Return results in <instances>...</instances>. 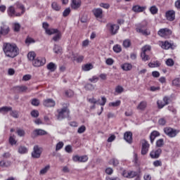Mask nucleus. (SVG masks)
Here are the masks:
<instances>
[{
	"mask_svg": "<svg viewBox=\"0 0 180 180\" xmlns=\"http://www.w3.org/2000/svg\"><path fill=\"white\" fill-rule=\"evenodd\" d=\"M3 51L6 57L9 58H15L19 55V48L16 44L4 43Z\"/></svg>",
	"mask_w": 180,
	"mask_h": 180,
	"instance_id": "f257e3e1",
	"label": "nucleus"
},
{
	"mask_svg": "<svg viewBox=\"0 0 180 180\" xmlns=\"http://www.w3.org/2000/svg\"><path fill=\"white\" fill-rule=\"evenodd\" d=\"M136 32L141 33L143 36H150L151 34V32L147 29V22L146 21L137 24Z\"/></svg>",
	"mask_w": 180,
	"mask_h": 180,
	"instance_id": "f03ea898",
	"label": "nucleus"
},
{
	"mask_svg": "<svg viewBox=\"0 0 180 180\" xmlns=\"http://www.w3.org/2000/svg\"><path fill=\"white\" fill-rule=\"evenodd\" d=\"M106 29L111 36H115L119 32L120 27L117 24L108 22L106 24Z\"/></svg>",
	"mask_w": 180,
	"mask_h": 180,
	"instance_id": "7ed1b4c3",
	"label": "nucleus"
},
{
	"mask_svg": "<svg viewBox=\"0 0 180 180\" xmlns=\"http://www.w3.org/2000/svg\"><path fill=\"white\" fill-rule=\"evenodd\" d=\"M163 131L167 137L170 139H174V137H176L178 134L179 133V129H175L171 127H165Z\"/></svg>",
	"mask_w": 180,
	"mask_h": 180,
	"instance_id": "20e7f679",
	"label": "nucleus"
},
{
	"mask_svg": "<svg viewBox=\"0 0 180 180\" xmlns=\"http://www.w3.org/2000/svg\"><path fill=\"white\" fill-rule=\"evenodd\" d=\"M151 51V46L145 45L141 49V57L143 61H148L150 60V56L148 55Z\"/></svg>",
	"mask_w": 180,
	"mask_h": 180,
	"instance_id": "39448f33",
	"label": "nucleus"
},
{
	"mask_svg": "<svg viewBox=\"0 0 180 180\" xmlns=\"http://www.w3.org/2000/svg\"><path fill=\"white\" fill-rule=\"evenodd\" d=\"M57 112L58 113L57 117L58 120H63V119H65L70 116V110L67 107L58 109Z\"/></svg>",
	"mask_w": 180,
	"mask_h": 180,
	"instance_id": "423d86ee",
	"label": "nucleus"
},
{
	"mask_svg": "<svg viewBox=\"0 0 180 180\" xmlns=\"http://www.w3.org/2000/svg\"><path fill=\"white\" fill-rule=\"evenodd\" d=\"M158 36L160 37H164L165 39H168L172 34V31L168 28H162L158 32Z\"/></svg>",
	"mask_w": 180,
	"mask_h": 180,
	"instance_id": "0eeeda50",
	"label": "nucleus"
},
{
	"mask_svg": "<svg viewBox=\"0 0 180 180\" xmlns=\"http://www.w3.org/2000/svg\"><path fill=\"white\" fill-rule=\"evenodd\" d=\"M141 143L142 144L141 154V155H146L150 150V143H148V141H147L146 139H142Z\"/></svg>",
	"mask_w": 180,
	"mask_h": 180,
	"instance_id": "6e6552de",
	"label": "nucleus"
},
{
	"mask_svg": "<svg viewBox=\"0 0 180 180\" xmlns=\"http://www.w3.org/2000/svg\"><path fill=\"white\" fill-rule=\"evenodd\" d=\"M41 153H43L41 148L39 147V146H34L31 155L32 158H40L41 156Z\"/></svg>",
	"mask_w": 180,
	"mask_h": 180,
	"instance_id": "1a4fd4ad",
	"label": "nucleus"
},
{
	"mask_svg": "<svg viewBox=\"0 0 180 180\" xmlns=\"http://www.w3.org/2000/svg\"><path fill=\"white\" fill-rule=\"evenodd\" d=\"M46 64V58H37L32 61L34 67H43Z\"/></svg>",
	"mask_w": 180,
	"mask_h": 180,
	"instance_id": "9d476101",
	"label": "nucleus"
},
{
	"mask_svg": "<svg viewBox=\"0 0 180 180\" xmlns=\"http://www.w3.org/2000/svg\"><path fill=\"white\" fill-rule=\"evenodd\" d=\"M160 46L162 49H163V50H169V49L174 50V49H175V45L169 43L168 41H161L160 43Z\"/></svg>",
	"mask_w": 180,
	"mask_h": 180,
	"instance_id": "9b49d317",
	"label": "nucleus"
},
{
	"mask_svg": "<svg viewBox=\"0 0 180 180\" xmlns=\"http://www.w3.org/2000/svg\"><path fill=\"white\" fill-rule=\"evenodd\" d=\"M10 32H11V28H9V26L5 24H3L0 27V39L2 37V36H6V34H8Z\"/></svg>",
	"mask_w": 180,
	"mask_h": 180,
	"instance_id": "f8f14e48",
	"label": "nucleus"
},
{
	"mask_svg": "<svg viewBox=\"0 0 180 180\" xmlns=\"http://www.w3.org/2000/svg\"><path fill=\"white\" fill-rule=\"evenodd\" d=\"M49 23L48 22H43L42 27L44 29L46 34L51 36V34H54L57 32V29L51 28L49 29Z\"/></svg>",
	"mask_w": 180,
	"mask_h": 180,
	"instance_id": "ddd939ff",
	"label": "nucleus"
},
{
	"mask_svg": "<svg viewBox=\"0 0 180 180\" xmlns=\"http://www.w3.org/2000/svg\"><path fill=\"white\" fill-rule=\"evenodd\" d=\"M161 153H162V150H161V148H158L157 150H153L150 151V158H153V160H157V158H160V156L161 155Z\"/></svg>",
	"mask_w": 180,
	"mask_h": 180,
	"instance_id": "4468645a",
	"label": "nucleus"
},
{
	"mask_svg": "<svg viewBox=\"0 0 180 180\" xmlns=\"http://www.w3.org/2000/svg\"><path fill=\"white\" fill-rule=\"evenodd\" d=\"M74 162H86L88 161V156L87 155H75L72 158Z\"/></svg>",
	"mask_w": 180,
	"mask_h": 180,
	"instance_id": "2eb2a0df",
	"label": "nucleus"
},
{
	"mask_svg": "<svg viewBox=\"0 0 180 180\" xmlns=\"http://www.w3.org/2000/svg\"><path fill=\"white\" fill-rule=\"evenodd\" d=\"M166 19L169 22H173L175 20V11L174 10H169L165 13Z\"/></svg>",
	"mask_w": 180,
	"mask_h": 180,
	"instance_id": "dca6fc26",
	"label": "nucleus"
},
{
	"mask_svg": "<svg viewBox=\"0 0 180 180\" xmlns=\"http://www.w3.org/2000/svg\"><path fill=\"white\" fill-rule=\"evenodd\" d=\"M122 176L124 178H134V176H137V172L134 171H123Z\"/></svg>",
	"mask_w": 180,
	"mask_h": 180,
	"instance_id": "f3484780",
	"label": "nucleus"
},
{
	"mask_svg": "<svg viewBox=\"0 0 180 180\" xmlns=\"http://www.w3.org/2000/svg\"><path fill=\"white\" fill-rule=\"evenodd\" d=\"M124 139L129 144H131L133 143V134L131 131H127L124 134Z\"/></svg>",
	"mask_w": 180,
	"mask_h": 180,
	"instance_id": "a211bd4d",
	"label": "nucleus"
},
{
	"mask_svg": "<svg viewBox=\"0 0 180 180\" xmlns=\"http://www.w3.org/2000/svg\"><path fill=\"white\" fill-rule=\"evenodd\" d=\"M7 12H8V16H11V17H13V16H21L20 13H16V11H15V7L12 6H11L8 8Z\"/></svg>",
	"mask_w": 180,
	"mask_h": 180,
	"instance_id": "6ab92c4d",
	"label": "nucleus"
},
{
	"mask_svg": "<svg viewBox=\"0 0 180 180\" xmlns=\"http://www.w3.org/2000/svg\"><path fill=\"white\" fill-rule=\"evenodd\" d=\"M43 105L46 108H53L56 106V101L51 98H48L44 101Z\"/></svg>",
	"mask_w": 180,
	"mask_h": 180,
	"instance_id": "aec40b11",
	"label": "nucleus"
},
{
	"mask_svg": "<svg viewBox=\"0 0 180 180\" xmlns=\"http://www.w3.org/2000/svg\"><path fill=\"white\" fill-rule=\"evenodd\" d=\"M54 34L55 35L52 38L53 41H60V40H61V37L63 36L61 31H60V30H58V29H57V31L56 32H54Z\"/></svg>",
	"mask_w": 180,
	"mask_h": 180,
	"instance_id": "412c9836",
	"label": "nucleus"
},
{
	"mask_svg": "<svg viewBox=\"0 0 180 180\" xmlns=\"http://www.w3.org/2000/svg\"><path fill=\"white\" fill-rule=\"evenodd\" d=\"M132 11L136 13H140V12H144L146 11V7L136 5L132 7Z\"/></svg>",
	"mask_w": 180,
	"mask_h": 180,
	"instance_id": "4be33fe9",
	"label": "nucleus"
},
{
	"mask_svg": "<svg viewBox=\"0 0 180 180\" xmlns=\"http://www.w3.org/2000/svg\"><path fill=\"white\" fill-rule=\"evenodd\" d=\"M93 13L94 16L96 18H102V15L103 13V11H102V8H94L93 9Z\"/></svg>",
	"mask_w": 180,
	"mask_h": 180,
	"instance_id": "5701e85b",
	"label": "nucleus"
},
{
	"mask_svg": "<svg viewBox=\"0 0 180 180\" xmlns=\"http://www.w3.org/2000/svg\"><path fill=\"white\" fill-rule=\"evenodd\" d=\"M81 6V0H72V9H78Z\"/></svg>",
	"mask_w": 180,
	"mask_h": 180,
	"instance_id": "b1692460",
	"label": "nucleus"
},
{
	"mask_svg": "<svg viewBox=\"0 0 180 180\" xmlns=\"http://www.w3.org/2000/svg\"><path fill=\"white\" fill-rule=\"evenodd\" d=\"M158 136H160V132H158V131H152L150 135V143L153 144V143H154V141L155 140V138Z\"/></svg>",
	"mask_w": 180,
	"mask_h": 180,
	"instance_id": "393cba45",
	"label": "nucleus"
},
{
	"mask_svg": "<svg viewBox=\"0 0 180 180\" xmlns=\"http://www.w3.org/2000/svg\"><path fill=\"white\" fill-rule=\"evenodd\" d=\"M34 136H46L47 134V131L43 129H35L33 131Z\"/></svg>",
	"mask_w": 180,
	"mask_h": 180,
	"instance_id": "a878e982",
	"label": "nucleus"
},
{
	"mask_svg": "<svg viewBox=\"0 0 180 180\" xmlns=\"http://www.w3.org/2000/svg\"><path fill=\"white\" fill-rule=\"evenodd\" d=\"M93 68L94 65H92V63H87L82 66V70L84 72L91 71Z\"/></svg>",
	"mask_w": 180,
	"mask_h": 180,
	"instance_id": "bb28decb",
	"label": "nucleus"
},
{
	"mask_svg": "<svg viewBox=\"0 0 180 180\" xmlns=\"http://www.w3.org/2000/svg\"><path fill=\"white\" fill-rule=\"evenodd\" d=\"M46 68L51 71V72H54V71L57 70V65H56L54 63L51 62L47 65Z\"/></svg>",
	"mask_w": 180,
	"mask_h": 180,
	"instance_id": "cd10ccee",
	"label": "nucleus"
},
{
	"mask_svg": "<svg viewBox=\"0 0 180 180\" xmlns=\"http://www.w3.org/2000/svg\"><path fill=\"white\" fill-rule=\"evenodd\" d=\"M73 60L76 61V63H82L84 61V56L78 54H73Z\"/></svg>",
	"mask_w": 180,
	"mask_h": 180,
	"instance_id": "c85d7f7f",
	"label": "nucleus"
},
{
	"mask_svg": "<svg viewBox=\"0 0 180 180\" xmlns=\"http://www.w3.org/2000/svg\"><path fill=\"white\" fill-rule=\"evenodd\" d=\"M15 6L18 9H20L21 11V12L20 13L21 14V15H23V13H25L26 8H25V6H23V4H22L19 2H17L15 4Z\"/></svg>",
	"mask_w": 180,
	"mask_h": 180,
	"instance_id": "c756f323",
	"label": "nucleus"
},
{
	"mask_svg": "<svg viewBox=\"0 0 180 180\" xmlns=\"http://www.w3.org/2000/svg\"><path fill=\"white\" fill-rule=\"evenodd\" d=\"M121 68L124 71H130V70L133 68V65H131V63H124L123 65H122Z\"/></svg>",
	"mask_w": 180,
	"mask_h": 180,
	"instance_id": "7c9ffc66",
	"label": "nucleus"
},
{
	"mask_svg": "<svg viewBox=\"0 0 180 180\" xmlns=\"http://www.w3.org/2000/svg\"><path fill=\"white\" fill-rule=\"evenodd\" d=\"M15 92H25L27 91V87L26 86H17L15 87Z\"/></svg>",
	"mask_w": 180,
	"mask_h": 180,
	"instance_id": "2f4dec72",
	"label": "nucleus"
},
{
	"mask_svg": "<svg viewBox=\"0 0 180 180\" xmlns=\"http://www.w3.org/2000/svg\"><path fill=\"white\" fill-rule=\"evenodd\" d=\"M147 108V101H141L137 106L139 110H144Z\"/></svg>",
	"mask_w": 180,
	"mask_h": 180,
	"instance_id": "473e14b6",
	"label": "nucleus"
},
{
	"mask_svg": "<svg viewBox=\"0 0 180 180\" xmlns=\"http://www.w3.org/2000/svg\"><path fill=\"white\" fill-rule=\"evenodd\" d=\"M63 51V48L57 44H55L54 45V47H53V52L56 53V54H61Z\"/></svg>",
	"mask_w": 180,
	"mask_h": 180,
	"instance_id": "72a5a7b5",
	"label": "nucleus"
},
{
	"mask_svg": "<svg viewBox=\"0 0 180 180\" xmlns=\"http://www.w3.org/2000/svg\"><path fill=\"white\" fill-rule=\"evenodd\" d=\"M29 152V149L26 148L25 146H20L18 148V153L19 154H27Z\"/></svg>",
	"mask_w": 180,
	"mask_h": 180,
	"instance_id": "f704fd0d",
	"label": "nucleus"
},
{
	"mask_svg": "<svg viewBox=\"0 0 180 180\" xmlns=\"http://www.w3.org/2000/svg\"><path fill=\"white\" fill-rule=\"evenodd\" d=\"M13 30L16 33L20 32V24L19 22L13 23Z\"/></svg>",
	"mask_w": 180,
	"mask_h": 180,
	"instance_id": "c9c22d12",
	"label": "nucleus"
},
{
	"mask_svg": "<svg viewBox=\"0 0 180 180\" xmlns=\"http://www.w3.org/2000/svg\"><path fill=\"white\" fill-rule=\"evenodd\" d=\"M122 46L123 47H124V49H129V47L131 46V41L129 39L124 40L122 43Z\"/></svg>",
	"mask_w": 180,
	"mask_h": 180,
	"instance_id": "e433bc0d",
	"label": "nucleus"
},
{
	"mask_svg": "<svg viewBox=\"0 0 180 180\" xmlns=\"http://www.w3.org/2000/svg\"><path fill=\"white\" fill-rule=\"evenodd\" d=\"M50 169V165H46L45 167L42 168L40 172V175H44L45 174H47L49 172V170Z\"/></svg>",
	"mask_w": 180,
	"mask_h": 180,
	"instance_id": "4c0bfd02",
	"label": "nucleus"
},
{
	"mask_svg": "<svg viewBox=\"0 0 180 180\" xmlns=\"http://www.w3.org/2000/svg\"><path fill=\"white\" fill-rule=\"evenodd\" d=\"M27 58L30 60V61H33L36 58V53L34 51L29 52L27 54Z\"/></svg>",
	"mask_w": 180,
	"mask_h": 180,
	"instance_id": "58836bf2",
	"label": "nucleus"
},
{
	"mask_svg": "<svg viewBox=\"0 0 180 180\" xmlns=\"http://www.w3.org/2000/svg\"><path fill=\"white\" fill-rule=\"evenodd\" d=\"M149 11L152 15H157V13H158V8L155 6H152L149 8Z\"/></svg>",
	"mask_w": 180,
	"mask_h": 180,
	"instance_id": "ea45409f",
	"label": "nucleus"
},
{
	"mask_svg": "<svg viewBox=\"0 0 180 180\" xmlns=\"http://www.w3.org/2000/svg\"><path fill=\"white\" fill-rule=\"evenodd\" d=\"M33 43H36V41L33 38H32L30 37H28L26 38L25 44H27V46H30V44H32Z\"/></svg>",
	"mask_w": 180,
	"mask_h": 180,
	"instance_id": "a19ab883",
	"label": "nucleus"
},
{
	"mask_svg": "<svg viewBox=\"0 0 180 180\" xmlns=\"http://www.w3.org/2000/svg\"><path fill=\"white\" fill-rule=\"evenodd\" d=\"M84 89L86 91H94L95 89V86L92 84L88 83L84 86Z\"/></svg>",
	"mask_w": 180,
	"mask_h": 180,
	"instance_id": "79ce46f5",
	"label": "nucleus"
},
{
	"mask_svg": "<svg viewBox=\"0 0 180 180\" xmlns=\"http://www.w3.org/2000/svg\"><path fill=\"white\" fill-rule=\"evenodd\" d=\"M110 165H113L114 167H117L119 165V160L117 159H111L109 161Z\"/></svg>",
	"mask_w": 180,
	"mask_h": 180,
	"instance_id": "37998d69",
	"label": "nucleus"
},
{
	"mask_svg": "<svg viewBox=\"0 0 180 180\" xmlns=\"http://www.w3.org/2000/svg\"><path fill=\"white\" fill-rule=\"evenodd\" d=\"M120 103H122V101H120V100H117L115 102H111L109 103V106H112V108H116L117 106H120Z\"/></svg>",
	"mask_w": 180,
	"mask_h": 180,
	"instance_id": "c03bdc74",
	"label": "nucleus"
},
{
	"mask_svg": "<svg viewBox=\"0 0 180 180\" xmlns=\"http://www.w3.org/2000/svg\"><path fill=\"white\" fill-rule=\"evenodd\" d=\"M51 7H52V9L57 11L61 9V6H58V4H57V2H53L51 4Z\"/></svg>",
	"mask_w": 180,
	"mask_h": 180,
	"instance_id": "a18cd8bd",
	"label": "nucleus"
},
{
	"mask_svg": "<svg viewBox=\"0 0 180 180\" xmlns=\"http://www.w3.org/2000/svg\"><path fill=\"white\" fill-rule=\"evenodd\" d=\"M113 51L115 53H120L122 51V46L119 44L115 45L113 46Z\"/></svg>",
	"mask_w": 180,
	"mask_h": 180,
	"instance_id": "49530a36",
	"label": "nucleus"
},
{
	"mask_svg": "<svg viewBox=\"0 0 180 180\" xmlns=\"http://www.w3.org/2000/svg\"><path fill=\"white\" fill-rule=\"evenodd\" d=\"M11 110H12V107L4 106L0 108V113L1 112H11Z\"/></svg>",
	"mask_w": 180,
	"mask_h": 180,
	"instance_id": "de8ad7c7",
	"label": "nucleus"
},
{
	"mask_svg": "<svg viewBox=\"0 0 180 180\" xmlns=\"http://www.w3.org/2000/svg\"><path fill=\"white\" fill-rule=\"evenodd\" d=\"M17 134L19 136V137H24L25 134H26V132L23 129H18L17 130Z\"/></svg>",
	"mask_w": 180,
	"mask_h": 180,
	"instance_id": "09e8293b",
	"label": "nucleus"
},
{
	"mask_svg": "<svg viewBox=\"0 0 180 180\" xmlns=\"http://www.w3.org/2000/svg\"><path fill=\"white\" fill-rule=\"evenodd\" d=\"M63 147H64V143L62 141L58 142L56 144V151H59V150H61V148H63Z\"/></svg>",
	"mask_w": 180,
	"mask_h": 180,
	"instance_id": "8fccbe9b",
	"label": "nucleus"
},
{
	"mask_svg": "<svg viewBox=\"0 0 180 180\" xmlns=\"http://www.w3.org/2000/svg\"><path fill=\"white\" fill-rule=\"evenodd\" d=\"M85 130H86V127L84 125H82L80 127H79L77 133L79 134H82V133H85Z\"/></svg>",
	"mask_w": 180,
	"mask_h": 180,
	"instance_id": "3c124183",
	"label": "nucleus"
},
{
	"mask_svg": "<svg viewBox=\"0 0 180 180\" xmlns=\"http://www.w3.org/2000/svg\"><path fill=\"white\" fill-rule=\"evenodd\" d=\"M31 103L32 106H39L40 105V101L37 98H34L32 100Z\"/></svg>",
	"mask_w": 180,
	"mask_h": 180,
	"instance_id": "603ef678",
	"label": "nucleus"
},
{
	"mask_svg": "<svg viewBox=\"0 0 180 180\" xmlns=\"http://www.w3.org/2000/svg\"><path fill=\"white\" fill-rule=\"evenodd\" d=\"M148 67H150V68H155L157 67H160V63L158 62L149 63Z\"/></svg>",
	"mask_w": 180,
	"mask_h": 180,
	"instance_id": "864d4df0",
	"label": "nucleus"
},
{
	"mask_svg": "<svg viewBox=\"0 0 180 180\" xmlns=\"http://www.w3.org/2000/svg\"><path fill=\"white\" fill-rule=\"evenodd\" d=\"M30 115L32 117H39V110H33L32 111H31Z\"/></svg>",
	"mask_w": 180,
	"mask_h": 180,
	"instance_id": "5fc2aeb1",
	"label": "nucleus"
},
{
	"mask_svg": "<svg viewBox=\"0 0 180 180\" xmlns=\"http://www.w3.org/2000/svg\"><path fill=\"white\" fill-rule=\"evenodd\" d=\"M89 81L90 82H94V84H96L99 81V77L97 76H93L91 78L89 79Z\"/></svg>",
	"mask_w": 180,
	"mask_h": 180,
	"instance_id": "6e6d98bb",
	"label": "nucleus"
},
{
	"mask_svg": "<svg viewBox=\"0 0 180 180\" xmlns=\"http://www.w3.org/2000/svg\"><path fill=\"white\" fill-rule=\"evenodd\" d=\"M175 63L174 62V60L172 58H169L166 60V65H168V67H172Z\"/></svg>",
	"mask_w": 180,
	"mask_h": 180,
	"instance_id": "4d7b16f0",
	"label": "nucleus"
},
{
	"mask_svg": "<svg viewBox=\"0 0 180 180\" xmlns=\"http://www.w3.org/2000/svg\"><path fill=\"white\" fill-rule=\"evenodd\" d=\"M134 162L135 165H139V156L137 155V153L136 152H134Z\"/></svg>",
	"mask_w": 180,
	"mask_h": 180,
	"instance_id": "13d9d810",
	"label": "nucleus"
},
{
	"mask_svg": "<svg viewBox=\"0 0 180 180\" xmlns=\"http://www.w3.org/2000/svg\"><path fill=\"white\" fill-rule=\"evenodd\" d=\"M114 63L115 60L112 58H107L105 60V64H107V65H113Z\"/></svg>",
	"mask_w": 180,
	"mask_h": 180,
	"instance_id": "bf43d9fd",
	"label": "nucleus"
},
{
	"mask_svg": "<svg viewBox=\"0 0 180 180\" xmlns=\"http://www.w3.org/2000/svg\"><path fill=\"white\" fill-rule=\"evenodd\" d=\"M157 147H162L164 146V139H160L156 141Z\"/></svg>",
	"mask_w": 180,
	"mask_h": 180,
	"instance_id": "052dcab7",
	"label": "nucleus"
},
{
	"mask_svg": "<svg viewBox=\"0 0 180 180\" xmlns=\"http://www.w3.org/2000/svg\"><path fill=\"white\" fill-rule=\"evenodd\" d=\"M158 103V106L159 108V109H162V108H164V106H165V103H164L162 101L158 100L157 101Z\"/></svg>",
	"mask_w": 180,
	"mask_h": 180,
	"instance_id": "680f3d73",
	"label": "nucleus"
},
{
	"mask_svg": "<svg viewBox=\"0 0 180 180\" xmlns=\"http://www.w3.org/2000/svg\"><path fill=\"white\" fill-rule=\"evenodd\" d=\"M172 84L174 85V86H179L180 85V79L179 78H176L172 81Z\"/></svg>",
	"mask_w": 180,
	"mask_h": 180,
	"instance_id": "e2e57ef3",
	"label": "nucleus"
},
{
	"mask_svg": "<svg viewBox=\"0 0 180 180\" xmlns=\"http://www.w3.org/2000/svg\"><path fill=\"white\" fill-rule=\"evenodd\" d=\"M158 123L160 126H165V124H167V120H165V118H160L158 120Z\"/></svg>",
	"mask_w": 180,
	"mask_h": 180,
	"instance_id": "0e129e2a",
	"label": "nucleus"
},
{
	"mask_svg": "<svg viewBox=\"0 0 180 180\" xmlns=\"http://www.w3.org/2000/svg\"><path fill=\"white\" fill-rule=\"evenodd\" d=\"M70 12L71 9H70V8H68L63 11V15L64 16V18H65L70 15Z\"/></svg>",
	"mask_w": 180,
	"mask_h": 180,
	"instance_id": "69168bd1",
	"label": "nucleus"
},
{
	"mask_svg": "<svg viewBox=\"0 0 180 180\" xmlns=\"http://www.w3.org/2000/svg\"><path fill=\"white\" fill-rule=\"evenodd\" d=\"M124 89L122 86H117L115 88V92H117V94H122V92H123Z\"/></svg>",
	"mask_w": 180,
	"mask_h": 180,
	"instance_id": "338daca9",
	"label": "nucleus"
},
{
	"mask_svg": "<svg viewBox=\"0 0 180 180\" xmlns=\"http://www.w3.org/2000/svg\"><path fill=\"white\" fill-rule=\"evenodd\" d=\"M154 167H162V162L161 160H155L153 162Z\"/></svg>",
	"mask_w": 180,
	"mask_h": 180,
	"instance_id": "774afa93",
	"label": "nucleus"
}]
</instances>
